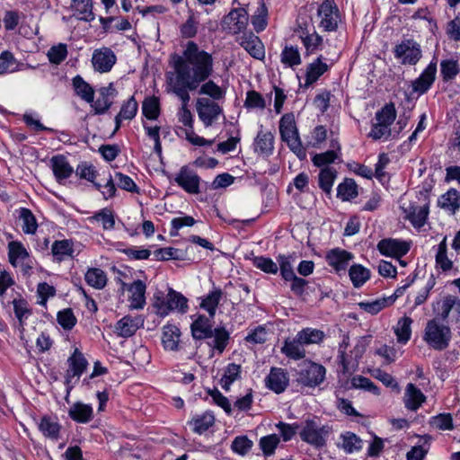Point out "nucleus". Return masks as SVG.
<instances>
[{
    "label": "nucleus",
    "instance_id": "680f3d73",
    "mask_svg": "<svg viewBox=\"0 0 460 460\" xmlns=\"http://www.w3.org/2000/svg\"><path fill=\"white\" fill-rule=\"evenodd\" d=\"M268 10L265 4L261 0L256 13L252 17V23L257 32L263 31L267 26Z\"/></svg>",
    "mask_w": 460,
    "mask_h": 460
},
{
    "label": "nucleus",
    "instance_id": "c9c22d12",
    "mask_svg": "<svg viewBox=\"0 0 460 460\" xmlns=\"http://www.w3.org/2000/svg\"><path fill=\"white\" fill-rule=\"evenodd\" d=\"M68 414L76 422L87 423L93 419V408L89 404L75 402L70 408Z\"/></svg>",
    "mask_w": 460,
    "mask_h": 460
},
{
    "label": "nucleus",
    "instance_id": "412c9836",
    "mask_svg": "<svg viewBox=\"0 0 460 460\" xmlns=\"http://www.w3.org/2000/svg\"><path fill=\"white\" fill-rule=\"evenodd\" d=\"M67 362L69 367L66 370V383H71L73 378L76 377L78 379L84 373L87 367V360L84 358V355L75 349L73 355L67 359Z\"/></svg>",
    "mask_w": 460,
    "mask_h": 460
},
{
    "label": "nucleus",
    "instance_id": "39448f33",
    "mask_svg": "<svg viewBox=\"0 0 460 460\" xmlns=\"http://www.w3.org/2000/svg\"><path fill=\"white\" fill-rule=\"evenodd\" d=\"M424 340L434 349H446L451 340V330L447 325L440 323L437 318L427 323Z\"/></svg>",
    "mask_w": 460,
    "mask_h": 460
},
{
    "label": "nucleus",
    "instance_id": "13d9d810",
    "mask_svg": "<svg viewBox=\"0 0 460 460\" xmlns=\"http://www.w3.org/2000/svg\"><path fill=\"white\" fill-rule=\"evenodd\" d=\"M440 72L444 81L453 80L460 72L458 62L454 59L442 60Z\"/></svg>",
    "mask_w": 460,
    "mask_h": 460
},
{
    "label": "nucleus",
    "instance_id": "2eb2a0df",
    "mask_svg": "<svg viewBox=\"0 0 460 460\" xmlns=\"http://www.w3.org/2000/svg\"><path fill=\"white\" fill-rule=\"evenodd\" d=\"M224 24L229 32L238 34L248 24V13L243 8L234 9L225 17Z\"/></svg>",
    "mask_w": 460,
    "mask_h": 460
},
{
    "label": "nucleus",
    "instance_id": "473e14b6",
    "mask_svg": "<svg viewBox=\"0 0 460 460\" xmlns=\"http://www.w3.org/2000/svg\"><path fill=\"white\" fill-rule=\"evenodd\" d=\"M406 218L411 221L414 227H422L427 220L429 215V206H413L411 205L407 209Z\"/></svg>",
    "mask_w": 460,
    "mask_h": 460
},
{
    "label": "nucleus",
    "instance_id": "774afa93",
    "mask_svg": "<svg viewBox=\"0 0 460 460\" xmlns=\"http://www.w3.org/2000/svg\"><path fill=\"white\" fill-rule=\"evenodd\" d=\"M252 446L253 443L248 437L238 436L233 440L231 448L234 453L245 456L252 449Z\"/></svg>",
    "mask_w": 460,
    "mask_h": 460
},
{
    "label": "nucleus",
    "instance_id": "dca6fc26",
    "mask_svg": "<svg viewBox=\"0 0 460 460\" xmlns=\"http://www.w3.org/2000/svg\"><path fill=\"white\" fill-rule=\"evenodd\" d=\"M237 41L252 58L259 60L264 58V46L260 38L252 32L243 33Z\"/></svg>",
    "mask_w": 460,
    "mask_h": 460
},
{
    "label": "nucleus",
    "instance_id": "a19ab883",
    "mask_svg": "<svg viewBox=\"0 0 460 460\" xmlns=\"http://www.w3.org/2000/svg\"><path fill=\"white\" fill-rule=\"evenodd\" d=\"M394 302V296H385L368 302H360L359 307L367 313L376 314L382 309L393 305Z\"/></svg>",
    "mask_w": 460,
    "mask_h": 460
},
{
    "label": "nucleus",
    "instance_id": "4be33fe9",
    "mask_svg": "<svg viewBox=\"0 0 460 460\" xmlns=\"http://www.w3.org/2000/svg\"><path fill=\"white\" fill-rule=\"evenodd\" d=\"M265 381L269 389L276 394H280L288 385L289 379L284 369L272 367Z\"/></svg>",
    "mask_w": 460,
    "mask_h": 460
},
{
    "label": "nucleus",
    "instance_id": "4d7b16f0",
    "mask_svg": "<svg viewBox=\"0 0 460 460\" xmlns=\"http://www.w3.org/2000/svg\"><path fill=\"white\" fill-rule=\"evenodd\" d=\"M20 219L22 222V229L25 234H35L38 224L32 212L28 208H21Z\"/></svg>",
    "mask_w": 460,
    "mask_h": 460
},
{
    "label": "nucleus",
    "instance_id": "f257e3e1",
    "mask_svg": "<svg viewBox=\"0 0 460 460\" xmlns=\"http://www.w3.org/2000/svg\"><path fill=\"white\" fill-rule=\"evenodd\" d=\"M213 66L212 56L194 41H188L182 56L177 57L174 62L175 75L170 78V85L187 91L197 90L212 75Z\"/></svg>",
    "mask_w": 460,
    "mask_h": 460
},
{
    "label": "nucleus",
    "instance_id": "052dcab7",
    "mask_svg": "<svg viewBox=\"0 0 460 460\" xmlns=\"http://www.w3.org/2000/svg\"><path fill=\"white\" fill-rule=\"evenodd\" d=\"M281 62L288 66H295L301 64V56L297 47L286 46L281 52Z\"/></svg>",
    "mask_w": 460,
    "mask_h": 460
},
{
    "label": "nucleus",
    "instance_id": "e433bc0d",
    "mask_svg": "<svg viewBox=\"0 0 460 460\" xmlns=\"http://www.w3.org/2000/svg\"><path fill=\"white\" fill-rule=\"evenodd\" d=\"M215 423V416L211 411H206L200 415L194 416L189 422L195 433L202 434Z\"/></svg>",
    "mask_w": 460,
    "mask_h": 460
},
{
    "label": "nucleus",
    "instance_id": "6e6552de",
    "mask_svg": "<svg viewBox=\"0 0 460 460\" xmlns=\"http://www.w3.org/2000/svg\"><path fill=\"white\" fill-rule=\"evenodd\" d=\"M319 27L326 31H333L341 22L339 9L333 0H325L318 8Z\"/></svg>",
    "mask_w": 460,
    "mask_h": 460
},
{
    "label": "nucleus",
    "instance_id": "423d86ee",
    "mask_svg": "<svg viewBox=\"0 0 460 460\" xmlns=\"http://www.w3.org/2000/svg\"><path fill=\"white\" fill-rule=\"evenodd\" d=\"M332 432V429L329 425H321L315 420H306L299 435L303 441L315 447H323Z\"/></svg>",
    "mask_w": 460,
    "mask_h": 460
},
{
    "label": "nucleus",
    "instance_id": "ea45409f",
    "mask_svg": "<svg viewBox=\"0 0 460 460\" xmlns=\"http://www.w3.org/2000/svg\"><path fill=\"white\" fill-rule=\"evenodd\" d=\"M84 279L89 286L95 289H102L107 284L105 272L98 268L89 269L84 275Z\"/></svg>",
    "mask_w": 460,
    "mask_h": 460
},
{
    "label": "nucleus",
    "instance_id": "6e6d98bb",
    "mask_svg": "<svg viewBox=\"0 0 460 460\" xmlns=\"http://www.w3.org/2000/svg\"><path fill=\"white\" fill-rule=\"evenodd\" d=\"M20 70L19 64L10 51H3L0 55V75Z\"/></svg>",
    "mask_w": 460,
    "mask_h": 460
},
{
    "label": "nucleus",
    "instance_id": "603ef678",
    "mask_svg": "<svg viewBox=\"0 0 460 460\" xmlns=\"http://www.w3.org/2000/svg\"><path fill=\"white\" fill-rule=\"evenodd\" d=\"M203 83L204 84H202L199 90V94L208 95L211 97V100L214 102L223 99L225 97V91L220 86H218L214 81L206 80Z\"/></svg>",
    "mask_w": 460,
    "mask_h": 460
},
{
    "label": "nucleus",
    "instance_id": "393cba45",
    "mask_svg": "<svg viewBox=\"0 0 460 460\" xmlns=\"http://www.w3.org/2000/svg\"><path fill=\"white\" fill-rule=\"evenodd\" d=\"M426 396L413 384L409 383L404 391L403 403L406 409L416 411L425 402Z\"/></svg>",
    "mask_w": 460,
    "mask_h": 460
},
{
    "label": "nucleus",
    "instance_id": "6ab92c4d",
    "mask_svg": "<svg viewBox=\"0 0 460 460\" xmlns=\"http://www.w3.org/2000/svg\"><path fill=\"white\" fill-rule=\"evenodd\" d=\"M172 93L181 99L182 104L178 111V120L187 128H193V116L190 111L187 108L190 102L189 91L181 87H171Z\"/></svg>",
    "mask_w": 460,
    "mask_h": 460
},
{
    "label": "nucleus",
    "instance_id": "de8ad7c7",
    "mask_svg": "<svg viewBox=\"0 0 460 460\" xmlns=\"http://www.w3.org/2000/svg\"><path fill=\"white\" fill-rule=\"evenodd\" d=\"M396 119V110L394 104L390 102L385 104L380 111H376L375 119L387 127L391 128V125Z\"/></svg>",
    "mask_w": 460,
    "mask_h": 460
},
{
    "label": "nucleus",
    "instance_id": "f03ea898",
    "mask_svg": "<svg viewBox=\"0 0 460 460\" xmlns=\"http://www.w3.org/2000/svg\"><path fill=\"white\" fill-rule=\"evenodd\" d=\"M153 306L156 314L162 317L168 315L173 310L185 314L189 308L188 299L172 288L168 289L166 295L160 291L155 293Z\"/></svg>",
    "mask_w": 460,
    "mask_h": 460
},
{
    "label": "nucleus",
    "instance_id": "f8f14e48",
    "mask_svg": "<svg viewBox=\"0 0 460 460\" xmlns=\"http://www.w3.org/2000/svg\"><path fill=\"white\" fill-rule=\"evenodd\" d=\"M91 61L94 71L103 74L112 69L117 62V57L110 48L102 47L93 50Z\"/></svg>",
    "mask_w": 460,
    "mask_h": 460
},
{
    "label": "nucleus",
    "instance_id": "72a5a7b5",
    "mask_svg": "<svg viewBox=\"0 0 460 460\" xmlns=\"http://www.w3.org/2000/svg\"><path fill=\"white\" fill-rule=\"evenodd\" d=\"M71 9L79 20L91 22L94 19L92 0H72Z\"/></svg>",
    "mask_w": 460,
    "mask_h": 460
},
{
    "label": "nucleus",
    "instance_id": "aec40b11",
    "mask_svg": "<svg viewBox=\"0 0 460 460\" xmlns=\"http://www.w3.org/2000/svg\"><path fill=\"white\" fill-rule=\"evenodd\" d=\"M274 143V135L270 131L263 130L261 125V130L254 138V152L262 156H270L273 153Z\"/></svg>",
    "mask_w": 460,
    "mask_h": 460
},
{
    "label": "nucleus",
    "instance_id": "a18cd8bd",
    "mask_svg": "<svg viewBox=\"0 0 460 460\" xmlns=\"http://www.w3.org/2000/svg\"><path fill=\"white\" fill-rule=\"evenodd\" d=\"M298 339L302 341L304 345L319 344L324 339V332L321 330L305 328L297 332Z\"/></svg>",
    "mask_w": 460,
    "mask_h": 460
},
{
    "label": "nucleus",
    "instance_id": "69168bd1",
    "mask_svg": "<svg viewBox=\"0 0 460 460\" xmlns=\"http://www.w3.org/2000/svg\"><path fill=\"white\" fill-rule=\"evenodd\" d=\"M279 442L280 439L279 436L276 434H271L261 438L259 445L264 456H268L274 453Z\"/></svg>",
    "mask_w": 460,
    "mask_h": 460
},
{
    "label": "nucleus",
    "instance_id": "c03bdc74",
    "mask_svg": "<svg viewBox=\"0 0 460 460\" xmlns=\"http://www.w3.org/2000/svg\"><path fill=\"white\" fill-rule=\"evenodd\" d=\"M142 113L147 119H156L160 115L159 99L155 96L146 98L142 103Z\"/></svg>",
    "mask_w": 460,
    "mask_h": 460
},
{
    "label": "nucleus",
    "instance_id": "37998d69",
    "mask_svg": "<svg viewBox=\"0 0 460 460\" xmlns=\"http://www.w3.org/2000/svg\"><path fill=\"white\" fill-rule=\"evenodd\" d=\"M341 442L339 447L347 454H351L362 447V440L352 432H346L341 435Z\"/></svg>",
    "mask_w": 460,
    "mask_h": 460
},
{
    "label": "nucleus",
    "instance_id": "1a4fd4ad",
    "mask_svg": "<svg viewBox=\"0 0 460 460\" xmlns=\"http://www.w3.org/2000/svg\"><path fill=\"white\" fill-rule=\"evenodd\" d=\"M196 110L199 119L207 128L212 126L223 114L222 107L207 97L199 98L197 100Z\"/></svg>",
    "mask_w": 460,
    "mask_h": 460
},
{
    "label": "nucleus",
    "instance_id": "4468645a",
    "mask_svg": "<svg viewBox=\"0 0 460 460\" xmlns=\"http://www.w3.org/2000/svg\"><path fill=\"white\" fill-rule=\"evenodd\" d=\"M377 249L385 256L401 258L409 252L410 244L404 241L387 238L377 243Z\"/></svg>",
    "mask_w": 460,
    "mask_h": 460
},
{
    "label": "nucleus",
    "instance_id": "0e129e2a",
    "mask_svg": "<svg viewBox=\"0 0 460 460\" xmlns=\"http://www.w3.org/2000/svg\"><path fill=\"white\" fill-rule=\"evenodd\" d=\"M137 110V102L134 96H131L122 103L119 112V118H123L125 120H131L136 117Z\"/></svg>",
    "mask_w": 460,
    "mask_h": 460
},
{
    "label": "nucleus",
    "instance_id": "f704fd0d",
    "mask_svg": "<svg viewBox=\"0 0 460 460\" xmlns=\"http://www.w3.org/2000/svg\"><path fill=\"white\" fill-rule=\"evenodd\" d=\"M222 296V290L220 288H214L202 298L199 306L208 312L210 318H213L216 315L217 308Z\"/></svg>",
    "mask_w": 460,
    "mask_h": 460
},
{
    "label": "nucleus",
    "instance_id": "58836bf2",
    "mask_svg": "<svg viewBox=\"0 0 460 460\" xmlns=\"http://www.w3.org/2000/svg\"><path fill=\"white\" fill-rule=\"evenodd\" d=\"M72 84L77 96L88 103L93 102L94 89L81 75L75 76Z\"/></svg>",
    "mask_w": 460,
    "mask_h": 460
},
{
    "label": "nucleus",
    "instance_id": "0eeeda50",
    "mask_svg": "<svg viewBox=\"0 0 460 460\" xmlns=\"http://www.w3.org/2000/svg\"><path fill=\"white\" fill-rule=\"evenodd\" d=\"M394 57L402 65H416L422 57V51L418 42L407 39L394 47Z\"/></svg>",
    "mask_w": 460,
    "mask_h": 460
},
{
    "label": "nucleus",
    "instance_id": "79ce46f5",
    "mask_svg": "<svg viewBox=\"0 0 460 460\" xmlns=\"http://www.w3.org/2000/svg\"><path fill=\"white\" fill-rule=\"evenodd\" d=\"M350 280L355 288H360L370 278V270L361 264H353L349 270Z\"/></svg>",
    "mask_w": 460,
    "mask_h": 460
},
{
    "label": "nucleus",
    "instance_id": "a211bd4d",
    "mask_svg": "<svg viewBox=\"0 0 460 460\" xmlns=\"http://www.w3.org/2000/svg\"><path fill=\"white\" fill-rule=\"evenodd\" d=\"M297 32L305 49L306 56L314 55L319 50L323 49V40L315 31L310 32L308 30L299 25Z\"/></svg>",
    "mask_w": 460,
    "mask_h": 460
},
{
    "label": "nucleus",
    "instance_id": "b1692460",
    "mask_svg": "<svg viewBox=\"0 0 460 460\" xmlns=\"http://www.w3.org/2000/svg\"><path fill=\"white\" fill-rule=\"evenodd\" d=\"M352 259V253L339 248L332 249L326 254L328 264L337 272L345 270Z\"/></svg>",
    "mask_w": 460,
    "mask_h": 460
},
{
    "label": "nucleus",
    "instance_id": "c85d7f7f",
    "mask_svg": "<svg viewBox=\"0 0 460 460\" xmlns=\"http://www.w3.org/2000/svg\"><path fill=\"white\" fill-rule=\"evenodd\" d=\"M191 333L195 340L212 338L213 329L210 319L205 315H199L191 323Z\"/></svg>",
    "mask_w": 460,
    "mask_h": 460
},
{
    "label": "nucleus",
    "instance_id": "7ed1b4c3",
    "mask_svg": "<svg viewBox=\"0 0 460 460\" xmlns=\"http://www.w3.org/2000/svg\"><path fill=\"white\" fill-rule=\"evenodd\" d=\"M279 128L281 140L297 157L305 158L306 153L299 137L295 115L291 112L284 114L279 120Z\"/></svg>",
    "mask_w": 460,
    "mask_h": 460
},
{
    "label": "nucleus",
    "instance_id": "bf43d9fd",
    "mask_svg": "<svg viewBox=\"0 0 460 460\" xmlns=\"http://www.w3.org/2000/svg\"><path fill=\"white\" fill-rule=\"evenodd\" d=\"M335 177V170L328 166L323 168L319 173V186L327 194L331 193Z\"/></svg>",
    "mask_w": 460,
    "mask_h": 460
},
{
    "label": "nucleus",
    "instance_id": "cd10ccee",
    "mask_svg": "<svg viewBox=\"0 0 460 460\" xmlns=\"http://www.w3.org/2000/svg\"><path fill=\"white\" fill-rule=\"evenodd\" d=\"M281 352L288 358L298 360L305 357V345L296 334L293 339H287L281 348Z\"/></svg>",
    "mask_w": 460,
    "mask_h": 460
},
{
    "label": "nucleus",
    "instance_id": "e2e57ef3",
    "mask_svg": "<svg viewBox=\"0 0 460 460\" xmlns=\"http://www.w3.org/2000/svg\"><path fill=\"white\" fill-rule=\"evenodd\" d=\"M436 264L437 267L440 268L443 271L449 270L453 266L452 261H450L447 255L446 237L438 246L436 253Z\"/></svg>",
    "mask_w": 460,
    "mask_h": 460
},
{
    "label": "nucleus",
    "instance_id": "5fc2aeb1",
    "mask_svg": "<svg viewBox=\"0 0 460 460\" xmlns=\"http://www.w3.org/2000/svg\"><path fill=\"white\" fill-rule=\"evenodd\" d=\"M412 320L410 317H402L401 318L396 327L394 328V332L397 336V340L400 342L406 343L411 334V325Z\"/></svg>",
    "mask_w": 460,
    "mask_h": 460
},
{
    "label": "nucleus",
    "instance_id": "2f4dec72",
    "mask_svg": "<svg viewBox=\"0 0 460 460\" xmlns=\"http://www.w3.org/2000/svg\"><path fill=\"white\" fill-rule=\"evenodd\" d=\"M454 302L455 296L452 295H447L437 299L432 305L435 318L446 320L454 308Z\"/></svg>",
    "mask_w": 460,
    "mask_h": 460
},
{
    "label": "nucleus",
    "instance_id": "864d4df0",
    "mask_svg": "<svg viewBox=\"0 0 460 460\" xmlns=\"http://www.w3.org/2000/svg\"><path fill=\"white\" fill-rule=\"evenodd\" d=\"M241 367L237 364H229L220 380V385L223 389L229 390L230 385L240 377Z\"/></svg>",
    "mask_w": 460,
    "mask_h": 460
},
{
    "label": "nucleus",
    "instance_id": "9b49d317",
    "mask_svg": "<svg viewBox=\"0 0 460 460\" xmlns=\"http://www.w3.org/2000/svg\"><path fill=\"white\" fill-rule=\"evenodd\" d=\"M325 373L324 367L309 362L300 370L297 382L305 386L315 387L324 380Z\"/></svg>",
    "mask_w": 460,
    "mask_h": 460
},
{
    "label": "nucleus",
    "instance_id": "c756f323",
    "mask_svg": "<svg viewBox=\"0 0 460 460\" xmlns=\"http://www.w3.org/2000/svg\"><path fill=\"white\" fill-rule=\"evenodd\" d=\"M146 284L140 280H135L130 287L128 291L130 292V307L134 309H142L146 304Z\"/></svg>",
    "mask_w": 460,
    "mask_h": 460
},
{
    "label": "nucleus",
    "instance_id": "9d476101",
    "mask_svg": "<svg viewBox=\"0 0 460 460\" xmlns=\"http://www.w3.org/2000/svg\"><path fill=\"white\" fill-rule=\"evenodd\" d=\"M98 97L90 102L91 108L93 110L94 114H105L112 106L114 98L118 95V91L114 87L113 83H110L107 86L100 87L98 90Z\"/></svg>",
    "mask_w": 460,
    "mask_h": 460
},
{
    "label": "nucleus",
    "instance_id": "09e8293b",
    "mask_svg": "<svg viewBox=\"0 0 460 460\" xmlns=\"http://www.w3.org/2000/svg\"><path fill=\"white\" fill-rule=\"evenodd\" d=\"M75 172L81 179H85L92 182L96 190H101L102 185L95 181L97 172L93 164L81 163L77 165Z\"/></svg>",
    "mask_w": 460,
    "mask_h": 460
},
{
    "label": "nucleus",
    "instance_id": "338daca9",
    "mask_svg": "<svg viewBox=\"0 0 460 460\" xmlns=\"http://www.w3.org/2000/svg\"><path fill=\"white\" fill-rule=\"evenodd\" d=\"M9 247V260L13 265H16L17 261H22L29 257V253L23 245L19 242H11Z\"/></svg>",
    "mask_w": 460,
    "mask_h": 460
},
{
    "label": "nucleus",
    "instance_id": "f3484780",
    "mask_svg": "<svg viewBox=\"0 0 460 460\" xmlns=\"http://www.w3.org/2000/svg\"><path fill=\"white\" fill-rule=\"evenodd\" d=\"M437 75V61L432 60L418 78L412 82V90L419 94L425 93L433 84Z\"/></svg>",
    "mask_w": 460,
    "mask_h": 460
},
{
    "label": "nucleus",
    "instance_id": "49530a36",
    "mask_svg": "<svg viewBox=\"0 0 460 460\" xmlns=\"http://www.w3.org/2000/svg\"><path fill=\"white\" fill-rule=\"evenodd\" d=\"M90 221L101 222L104 230H112L115 227V217L113 212L105 208L94 213L88 218Z\"/></svg>",
    "mask_w": 460,
    "mask_h": 460
},
{
    "label": "nucleus",
    "instance_id": "7c9ffc66",
    "mask_svg": "<svg viewBox=\"0 0 460 460\" xmlns=\"http://www.w3.org/2000/svg\"><path fill=\"white\" fill-rule=\"evenodd\" d=\"M438 203L444 210L455 214L460 208V192L452 188L438 199Z\"/></svg>",
    "mask_w": 460,
    "mask_h": 460
},
{
    "label": "nucleus",
    "instance_id": "5701e85b",
    "mask_svg": "<svg viewBox=\"0 0 460 460\" xmlns=\"http://www.w3.org/2000/svg\"><path fill=\"white\" fill-rule=\"evenodd\" d=\"M38 428L45 438L57 441L59 438L62 426L57 417L45 415L38 423Z\"/></svg>",
    "mask_w": 460,
    "mask_h": 460
},
{
    "label": "nucleus",
    "instance_id": "bb28decb",
    "mask_svg": "<svg viewBox=\"0 0 460 460\" xmlns=\"http://www.w3.org/2000/svg\"><path fill=\"white\" fill-rule=\"evenodd\" d=\"M143 325V320L140 317L124 316L115 326L116 332L120 337L132 336L140 326Z\"/></svg>",
    "mask_w": 460,
    "mask_h": 460
},
{
    "label": "nucleus",
    "instance_id": "ddd939ff",
    "mask_svg": "<svg viewBox=\"0 0 460 460\" xmlns=\"http://www.w3.org/2000/svg\"><path fill=\"white\" fill-rule=\"evenodd\" d=\"M179 187L190 194L199 193L200 177L188 166H182L174 177Z\"/></svg>",
    "mask_w": 460,
    "mask_h": 460
},
{
    "label": "nucleus",
    "instance_id": "4c0bfd02",
    "mask_svg": "<svg viewBox=\"0 0 460 460\" xmlns=\"http://www.w3.org/2000/svg\"><path fill=\"white\" fill-rule=\"evenodd\" d=\"M181 332L174 325H166L163 329L162 342L164 348L168 350H177Z\"/></svg>",
    "mask_w": 460,
    "mask_h": 460
},
{
    "label": "nucleus",
    "instance_id": "20e7f679",
    "mask_svg": "<svg viewBox=\"0 0 460 460\" xmlns=\"http://www.w3.org/2000/svg\"><path fill=\"white\" fill-rule=\"evenodd\" d=\"M340 57L336 48H331L325 51V56L319 55L307 66L305 74V84L315 83L325 72H327Z\"/></svg>",
    "mask_w": 460,
    "mask_h": 460
},
{
    "label": "nucleus",
    "instance_id": "8fccbe9b",
    "mask_svg": "<svg viewBox=\"0 0 460 460\" xmlns=\"http://www.w3.org/2000/svg\"><path fill=\"white\" fill-rule=\"evenodd\" d=\"M53 256L59 261L74 252L73 244L68 240L55 241L51 248Z\"/></svg>",
    "mask_w": 460,
    "mask_h": 460
},
{
    "label": "nucleus",
    "instance_id": "3c124183",
    "mask_svg": "<svg viewBox=\"0 0 460 460\" xmlns=\"http://www.w3.org/2000/svg\"><path fill=\"white\" fill-rule=\"evenodd\" d=\"M358 195V186L351 179H346L337 187V197L342 200H349Z\"/></svg>",
    "mask_w": 460,
    "mask_h": 460
},
{
    "label": "nucleus",
    "instance_id": "a878e982",
    "mask_svg": "<svg viewBox=\"0 0 460 460\" xmlns=\"http://www.w3.org/2000/svg\"><path fill=\"white\" fill-rule=\"evenodd\" d=\"M50 164L54 176L59 183L69 178L74 172L66 156L62 155H54L50 159Z\"/></svg>",
    "mask_w": 460,
    "mask_h": 460
}]
</instances>
